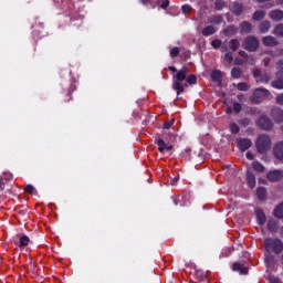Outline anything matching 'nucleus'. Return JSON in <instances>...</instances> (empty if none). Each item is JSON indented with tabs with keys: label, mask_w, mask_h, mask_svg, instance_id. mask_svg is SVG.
<instances>
[{
	"label": "nucleus",
	"mask_w": 283,
	"mask_h": 283,
	"mask_svg": "<svg viewBox=\"0 0 283 283\" xmlns=\"http://www.w3.org/2000/svg\"><path fill=\"white\" fill-rule=\"evenodd\" d=\"M265 250L268 253H282L283 243L280 239H265Z\"/></svg>",
	"instance_id": "obj_1"
},
{
	"label": "nucleus",
	"mask_w": 283,
	"mask_h": 283,
	"mask_svg": "<svg viewBox=\"0 0 283 283\" xmlns=\"http://www.w3.org/2000/svg\"><path fill=\"white\" fill-rule=\"evenodd\" d=\"M256 149L260 154H264V151H269L271 149V137L269 135H261L256 140Z\"/></svg>",
	"instance_id": "obj_2"
},
{
	"label": "nucleus",
	"mask_w": 283,
	"mask_h": 283,
	"mask_svg": "<svg viewBox=\"0 0 283 283\" xmlns=\"http://www.w3.org/2000/svg\"><path fill=\"white\" fill-rule=\"evenodd\" d=\"M243 48L248 52H255L260 48V40L258 38L250 35L243 40Z\"/></svg>",
	"instance_id": "obj_3"
},
{
	"label": "nucleus",
	"mask_w": 283,
	"mask_h": 283,
	"mask_svg": "<svg viewBox=\"0 0 283 283\" xmlns=\"http://www.w3.org/2000/svg\"><path fill=\"white\" fill-rule=\"evenodd\" d=\"M271 96V92L266 88H256L254 90L252 101L253 103H262V101L269 98Z\"/></svg>",
	"instance_id": "obj_4"
},
{
	"label": "nucleus",
	"mask_w": 283,
	"mask_h": 283,
	"mask_svg": "<svg viewBox=\"0 0 283 283\" xmlns=\"http://www.w3.org/2000/svg\"><path fill=\"white\" fill-rule=\"evenodd\" d=\"M254 78L256 83H269L271 81V75L269 73H263L262 71H254Z\"/></svg>",
	"instance_id": "obj_5"
},
{
	"label": "nucleus",
	"mask_w": 283,
	"mask_h": 283,
	"mask_svg": "<svg viewBox=\"0 0 283 283\" xmlns=\"http://www.w3.org/2000/svg\"><path fill=\"white\" fill-rule=\"evenodd\" d=\"M258 125L261 129H273V122H271V119L266 116H261L258 120Z\"/></svg>",
	"instance_id": "obj_6"
},
{
	"label": "nucleus",
	"mask_w": 283,
	"mask_h": 283,
	"mask_svg": "<svg viewBox=\"0 0 283 283\" xmlns=\"http://www.w3.org/2000/svg\"><path fill=\"white\" fill-rule=\"evenodd\" d=\"M272 87H274V90H283V66H281L280 71L276 73V80L272 82Z\"/></svg>",
	"instance_id": "obj_7"
},
{
	"label": "nucleus",
	"mask_w": 283,
	"mask_h": 283,
	"mask_svg": "<svg viewBox=\"0 0 283 283\" xmlns=\"http://www.w3.org/2000/svg\"><path fill=\"white\" fill-rule=\"evenodd\" d=\"M262 43L265 48H275V45H280V42L275 36L266 35L262 38Z\"/></svg>",
	"instance_id": "obj_8"
},
{
	"label": "nucleus",
	"mask_w": 283,
	"mask_h": 283,
	"mask_svg": "<svg viewBox=\"0 0 283 283\" xmlns=\"http://www.w3.org/2000/svg\"><path fill=\"white\" fill-rule=\"evenodd\" d=\"M266 178H268V180H270V182H277V181L282 180L283 171L282 170H272L268 174Z\"/></svg>",
	"instance_id": "obj_9"
},
{
	"label": "nucleus",
	"mask_w": 283,
	"mask_h": 283,
	"mask_svg": "<svg viewBox=\"0 0 283 283\" xmlns=\"http://www.w3.org/2000/svg\"><path fill=\"white\" fill-rule=\"evenodd\" d=\"M272 21L280 22L283 19V11L280 9L273 10L269 13Z\"/></svg>",
	"instance_id": "obj_10"
},
{
	"label": "nucleus",
	"mask_w": 283,
	"mask_h": 283,
	"mask_svg": "<svg viewBox=\"0 0 283 283\" xmlns=\"http://www.w3.org/2000/svg\"><path fill=\"white\" fill-rule=\"evenodd\" d=\"M241 34H251L253 32V24L249 21H244L240 24Z\"/></svg>",
	"instance_id": "obj_11"
},
{
	"label": "nucleus",
	"mask_w": 283,
	"mask_h": 283,
	"mask_svg": "<svg viewBox=\"0 0 283 283\" xmlns=\"http://www.w3.org/2000/svg\"><path fill=\"white\" fill-rule=\"evenodd\" d=\"M238 147L241 151H247V149H249V147H251V145H253V143H251L250 139H238Z\"/></svg>",
	"instance_id": "obj_12"
},
{
	"label": "nucleus",
	"mask_w": 283,
	"mask_h": 283,
	"mask_svg": "<svg viewBox=\"0 0 283 283\" xmlns=\"http://www.w3.org/2000/svg\"><path fill=\"white\" fill-rule=\"evenodd\" d=\"M189 73V69L187 66H184L176 75V80L179 83H182V81H187V74Z\"/></svg>",
	"instance_id": "obj_13"
},
{
	"label": "nucleus",
	"mask_w": 283,
	"mask_h": 283,
	"mask_svg": "<svg viewBox=\"0 0 283 283\" xmlns=\"http://www.w3.org/2000/svg\"><path fill=\"white\" fill-rule=\"evenodd\" d=\"M274 156L279 160H283V142H280L279 144L275 145V147H274Z\"/></svg>",
	"instance_id": "obj_14"
},
{
	"label": "nucleus",
	"mask_w": 283,
	"mask_h": 283,
	"mask_svg": "<svg viewBox=\"0 0 283 283\" xmlns=\"http://www.w3.org/2000/svg\"><path fill=\"white\" fill-rule=\"evenodd\" d=\"M272 117L274 118V120H276V123H283V111H282V108H274L272 111Z\"/></svg>",
	"instance_id": "obj_15"
},
{
	"label": "nucleus",
	"mask_w": 283,
	"mask_h": 283,
	"mask_svg": "<svg viewBox=\"0 0 283 283\" xmlns=\"http://www.w3.org/2000/svg\"><path fill=\"white\" fill-rule=\"evenodd\" d=\"M14 244H18L20 249L28 247L30 244V238L28 235H22L19 241H14Z\"/></svg>",
	"instance_id": "obj_16"
},
{
	"label": "nucleus",
	"mask_w": 283,
	"mask_h": 283,
	"mask_svg": "<svg viewBox=\"0 0 283 283\" xmlns=\"http://www.w3.org/2000/svg\"><path fill=\"white\" fill-rule=\"evenodd\" d=\"M232 269L233 271H238L239 273H241V275H247V273H249V270L247 269V266L240 263H234Z\"/></svg>",
	"instance_id": "obj_17"
},
{
	"label": "nucleus",
	"mask_w": 283,
	"mask_h": 283,
	"mask_svg": "<svg viewBox=\"0 0 283 283\" xmlns=\"http://www.w3.org/2000/svg\"><path fill=\"white\" fill-rule=\"evenodd\" d=\"M259 30L260 32H262V34H266V32L271 30V22H269L268 20L261 22Z\"/></svg>",
	"instance_id": "obj_18"
},
{
	"label": "nucleus",
	"mask_w": 283,
	"mask_h": 283,
	"mask_svg": "<svg viewBox=\"0 0 283 283\" xmlns=\"http://www.w3.org/2000/svg\"><path fill=\"white\" fill-rule=\"evenodd\" d=\"M247 180H248V185H249V187H251V189L255 188V175H253V172L248 171Z\"/></svg>",
	"instance_id": "obj_19"
},
{
	"label": "nucleus",
	"mask_w": 283,
	"mask_h": 283,
	"mask_svg": "<svg viewBox=\"0 0 283 283\" xmlns=\"http://www.w3.org/2000/svg\"><path fill=\"white\" fill-rule=\"evenodd\" d=\"M255 213L259 224H264L266 222V216L264 212L262 210H256Z\"/></svg>",
	"instance_id": "obj_20"
},
{
	"label": "nucleus",
	"mask_w": 283,
	"mask_h": 283,
	"mask_svg": "<svg viewBox=\"0 0 283 283\" xmlns=\"http://www.w3.org/2000/svg\"><path fill=\"white\" fill-rule=\"evenodd\" d=\"M229 48L230 50H232L233 52H235L237 50L240 49V40L238 39H232L229 42Z\"/></svg>",
	"instance_id": "obj_21"
},
{
	"label": "nucleus",
	"mask_w": 283,
	"mask_h": 283,
	"mask_svg": "<svg viewBox=\"0 0 283 283\" xmlns=\"http://www.w3.org/2000/svg\"><path fill=\"white\" fill-rule=\"evenodd\" d=\"M203 36H211V34H216V28L213 25L206 27L202 30Z\"/></svg>",
	"instance_id": "obj_22"
},
{
	"label": "nucleus",
	"mask_w": 283,
	"mask_h": 283,
	"mask_svg": "<svg viewBox=\"0 0 283 283\" xmlns=\"http://www.w3.org/2000/svg\"><path fill=\"white\" fill-rule=\"evenodd\" d=\"M265 17H266V12H264L262 10H258L253 14V20L254 21H262V19H264Z\"/></svg>",
	"instance_id": "obj_23"
},
{
	"label": "nucleus",
	"mask_w": 283,
	"mask_h": 283,
	"mask_svg": "<svg viewBox=\"0 0 283 283\" xmlns=\"http://www.w3.org/2000/svg\"><path fill=\"white\" fill-rule=\"evenodd\" d=\"M256 196L259 200H266V188H263V187L258 188Z\"/></svg>",
	"instance_id": "obj_24"
},
{
	"label": "nucleus",
	"mask_w": 283,
	"mask_h": 283,
	"mask_svg": "<svg viewBox=\"0 0 283 283\" xmlns=\"http://www.w3.org/2000/svg\"><path fill=\"white\" fill-rule=\"evenodd\" d=\"M157 145H158V150L160 151V154H165L166 147H167V144H165V140L158 139Z\"/></svg>",
	"instance_id": "obj_25"
},
{
	"label": "nucleus",
	"mask_w": 283,
	"mask_h": 283,
	"mask_svg": "<svg viewBox=\"0 0 283 283\" xmlns=\"http://www.w3.org/2000/svg\"><path fill=\"white\" fill-rule=\"evenodd\" d=\"M274 216L276 218H283V203H280L275 209H274Z\"/></svg>",
	"instance_id": "obj_26"
},
{
	"label": "nucleus",
	"mask_w": 283,
	"mask_h": 283,
	"mask_svg": "<svg viewBox=\"0 0 283 283\" xmlns=\"http://www.w3.org/2000/svg\"><path fill=\"white\" fill-rule=\"evenodd\" d=\"M211 78H212V81L220 82V80L222 78V72H220V71H212L211 72Z\"/></svg>",
	"instance_id": "obj_27"
},
{
	"label": "nucleus",
	"mask_w": 283,
	"mask_h": 283,
	"mask_svg": "<svg viewBox=\"0 0 283 283\" xmlns=\"http://www.w3.org/2000/svg\"><path fill=\"white\" fill-rule=\"evenodd\" d=\"M243 8H242V4H239V3H235L232 6V12L234 14H240L241 12H243Z\"/></svg>",
	"instance_id": "obj_28"
},
{
	"label": "nucleus",
	"mask_w": 283,
	"mask_h": 283,
	"mask_svg": "<svg viewBox=\"0 0 283 283\" xmlns=\"http://www.w3.org/2000/svg\"><path fill=\"white\" fill-rule=\"evenodd\" d=\"M174 90H176L177 94L180 95V93L185 92V86H182V84H180V82H175Z\"/></svg>",
	"instance_id": "obj_29"
},
{
	"label": "nucleus",
	"mask_w": 283,
	"mask_h": 283,
	"mask_svg": "<svg viewBox=\"0 0 283 283\" xmlns=\"http://www.w3.org/2000/svg\"><path fill=\"white\" fill-rule=\"evenodd\" d=\"M252 166L255 171H259L260 174L264 172V167L259 161H254Z\"/></svg>",
	"instance_id": "obj_30"
},
{
	"label": "nucleus",
	"mask_w": 283,
	"mask_h": 283,
	"mask_svg": "<svg viewBox=\"0 0 283 283\" xmlns=\"http://www.w3.org/2000/svg\"><path fill=\"white\" fill-rule=\"evenodd\" d=\"M268 229L270 231H277V222L275 220L268 221Z\"/></svg>",
	"instance_id": "obj_31"
},
{
	"label": "nucleus",
	"mask_w": 283,
	"mask_h": 283,
	"mask_svg": "<svg viewBox=\"0 0 283 283\" xmlns=\"http://www.w3.org/2000/svg\"><path fill=\"white\" fill-rule=\"evenodd\" d=\"M229 127H230L231 134H239V132H240V126H238L237 123H231Z\"/></svg>",
	"instance_id": "obj_32"
},
{
	"label": "nucleus",
	"mask_w": 283,
	"mask_h": 283,
	"mask_svg": "<svg viewBox=\"0 0 283 283\" xmlns=\"http://www.w3.org/2000/svg\"><path fill=\"white\" fill-rule=\"evenodd\" d=\"M274 34L276 36H283V24H277L274 29Z\"/></svg>",
	"instance_id": "obj_33"
},
{
	"label": "nucleus",
	"mask_w": 283,
	"mask_h": 283,
	"mask_svg": "<svg viewBox=\"0 0 283 283\" xmlns=\"http://www.w3.org/2000/svg\"><path fill=\"white\" fill-rule=\"evenodd\" d=\"M231 74L233 78H240V76L242 75V71L239 67H234L232 69Z\"/></svg>",
	"instance_id": "obj_34"
},
{
	"label": "nucleus",
	"mask_w": 283,
	"mask_h": 283,
	"mask_svg": "<svg viewBox=\"0 0 283 283\" xmlns=\"http://www.w3.org/2000/svg\"><path fill=\"white\" fill-rule=\"evenodd\" d=\"M226 3H224V0H216L214 2V8L217 10H222V8H224Z\"/></svg>",
	"instance_id": "obj_35"
},
{
	"label": "nucleus",
	"mask_w": 283,
	"mask_h": 283,
	"mask_svg": "<svg viewBox=\"0 0 283 283\" xmlns=\"http://www.w3.org/2000/svg\"><path fill=\"white\" fill-rule=\"evenodd\" d=\"M186 81L189 83V85H196V75H189L186 77Z\"/></svg>",
	"instance_id": "obj_36"
},
{
	"label": "nucleus",
	"mask_w": 283,
	"mask_h": 283,
	"mask_svg": "<svg viewBox=\"0 0 283 283\" xmlns=\"http://www.w3.org/2000/svg\"><path fill=\"white\" fill-rule=\"evenodd\" d=\"M237 87L240 92H247V90H249V85H247V83H239Z\"/></svg>",
	"instance_id": "obj_37"
},
{
	"label": "nucleus",
	"mask_w": 283,
	"mask_h": 283,
	"mask_svg": "<svg viewBox=\"0 0 283 283\" xmlns=\"http://www.w3.org/2000/svg\"><path fill=\"white\" fill-rule=\"evenodd\" d=\"M233 111L235 112V114H240V112H242V104L234 103L233 104Z\"/></svg>",
	"instance_id": "obj_38"
},
{
	"label": "nucleus",
	"mask_w": 283,
	"mask_h": 283,
	"mask_svg": "<svg viewBox=\"0 0 283 283\" xmlns=\"http://www.w3.org/2000/svg\"><path fill=\"white\" fill-rule=\"evenodd\" d=\"M211 45H212V48L218 49L222 45V41H220L219 39H216L211 42Z\"/></svg>",
	"instance_id": "obj_39"
},
{
	"label": "nucleus",
	"mask_w": 283,
	"mask_h": 283,
	"mask_svg": "<svg viewBox=\"0 0 283 283\" xmlns=\"http://www.w3.org/2000/svg\"><path fill=\"white\" fill-rule=\"evenodd\" d=\"M178 54H180V50L178 48H174L171 51H170V56L174 59L176 56H178Z\"/></svg>",
	"instance_id": "obj_40"
},
{
	"label": "nucleus",
	"mask_w": 283,
	"mask_h": 283,
	"mask_svg": "<svg viewBox=\"0 0 283 283\" xmlns=\"http://www.w3.org/2000/svg\"><path fill=\"white\" fill-rule=\"evenodd\" d=\"M182 12L184 14H189V12H191V6L189 4L182 6Z\"/></svg>",
	"instance_id": "obj_41"
},
{
	"label": "nucleus",
	"mask_w": 283,
	"mask_h": 283,
	"mask_svg": "<svg viewBox=\"0 0 283 283\" xmlns=\"http://www.w3.org/2000/svg\"><path fill=\"white\" fill-rule=\"evenodd\" d=\"M277 105H283V93L279 94L275 98Z\"/></svg>",
	"instance_id": "obj_42"
},
{
	"label": "nucleus",
	"mask_w": 283,
	"mask_h": 283,
	"mask_svg": "<svg viewBox=\"0 0 283 283\" xmlns=\"http://www.w3.org/2000/svg\"><path fill=\"white\" fill-rule=\"evenodd\" d=\"M24 191H27V193H34V186L28 185L25 187Z\"/></svg>",
	"instance_id": "obj_43"
},
{
	"label": "nucleus",
	"mask_w": 283,
	"mask_h": 283,
	"mask_svg": "<svg viewBox=\"0 0 283 283\" xmlns=\"http://www.w3.org/2000/svg\"><path fill=\"white\" fill-rule=\"evenodd\" d=\"M163 10H167L169 7V0H160Z\"/></svg>",
	"instance_id": "obj_44"
},
{
	"label": "nucleus",
	"mask_w": 283,
	"mask_h": 283,
	"mask_svg": "<svg viewBox=\"0 0 283 283\" xmlns=\"http://www.w3.org/2000/svg\"><path fill=\"white\" fill-rule=\"evenodd\" d=\"M224 59H226V61H228V63L233 62V55H231V53H226Z\"/></svg>",
	"instance_id": "obj_45"
},
{
	"label": "nucleus",
	"mask_w": 283,
	"mask_h": 283,
	"mask_svg": "<svg viewBox=\"0 0 283 283\" xmlns=\"http://www.w3.org/2000/svg\"><path fill=\"white\" fill-rule=\"evenodd\" d=\"M178 180H180V177H175L174 179L170 180V185L175 187V185H178Z\"/></svg>",
	"instance_id": "obj_46"
},
{
	"label": "nucleus",
	"mask_w": 283,
	"mask_h": 283,
	"mask_svg": "<svg viewBox=\"0 0 283 283\" xmlns=\"http://www.w3.org/2000/svg\"><path fill=\"white\" fill-rule=\"evenodd\" d=\"M171 125H174V122H167V123L164 125V129H171Z\"/></svg>",
	"instance_id": "obj_47"
},
{
	"label": "nucleus",
	"mask_w": 283,
	"mask_h": 283,
	"mask_svg": "<svg viewBox=\"0 0 283 283\" xmlns=\"http://www.w3.org/2000/svg\"><path fill=\"white\" fill-rule=\"evenodd\" d=\"M240 124L241 125H243V127H248V125H249V119H242L241 122H240Z\"/></svg>",
	"instance_id": "obj_48"
},
{
	"label": "nucleus",
	"mask_w": 283,
	"mask_h": 283,
	"mask_svg": "<svg viewBox=\"0 0 283 283\" xmlns=\"http://www.w3.org/2000/svg\"><path fill=\"white\" fill-rule=\"evenodd\" d=\"M239 54H240L243 59H247V56H248L247 52H244V51H239Z\"/></svg>",
	"instance_id": "obj_49"
},
{
	"label": "nucleus",
	"mask_w": 283,
	"mask_h": 283,
	"mask_svg": "<svg viewBox=\"0 0 283 283\" xmlns=\"http://www.w3.org/2000/svg\"><path fill=\"white\" fill-rule=\"evenodd\" d=\"M245 156H247L248 160H253V154L247 153Z\"/></svg>",
	"instance_id": "obj_50"
},
{
	"label": "nucleus",
	"mask_w": 283,
	"mask_h": 283,
	"mask_svg": "<svg viewBox=\"0 0 283 283\" xmlns=\"http://www.w3.org/2000/svg\"><path fill=\"white\" fill-rule=\"evenodd\" d=\"M171 149H174V146H171V145H166V153H167V151H171Z\"/></svg>",
	"instance_id": "obj_51"
},
{
	"label": "nucleus",
	"mask_w": 283,
	"mask_h": 283,
	"mask_svg": "<svg viewBox=\"0 0 283 283\" xmlns=\"http://www.w3.org/2000/svg\"><path fill=\"white\" fill-rule=\"evenodd\" d=\"M270 61H271V60H270L269 57H265V59H264V65H265V66L269 65Z\"/></svg>",
	"instance_id": "obj_52"
},
{
	"label": "nucleus",
	"mask_w": 283,
	"mask_h": 283,
	"mask_svg": "<svg viewBox=\"0 0 283 283\" xmlns=\"http://www.w3.org/2000/svg\"><path fill=\"white\" fill-rule=\"evenodd\" d=\"M270 282L271 283H280V281L277 279H275V277L271 279Z\"/></svg>",
	"instance_id": "obj_53"
},
{
	"label": "nucleus",
	"mask_w": 283,
	"mask_h": 283,
	"mask_svg": "<svg viewBox=\"0 0 283 283\" xmlns=\"http://www.w3.org/2000/svg\"><path fill=\"white\" fill-rule=\"evenodd\" d=\"M140 2H142L144 6H147V3H149V0H140Z\"/></svg>",
	"instance_id": "obj_54"
},
{
	"label": "nucleus",
	"mask_w": 283,
	"mask_h": 283,
	"mask_svg": "<svg viewBox=\"0 0 283 283\" xmlns=\"http://www.w3.org/2000/svg\"><path fill=\"white\" fill-rule=\"evenodd\" d=\"M170 72H176V69L174 66H169Z\"/></svg>",
	"instance_id": "obj_55"
},
{
	"label": "nucleus",
	"mask_w": 283,
	"mask_h": 283,
	"mask_svg": "<svg viewBox=\"0 0 283 283\" xmlns=\"http://www.w3.org/2000/svg\"><path fill=\"white\" fill-rule=\"evenodd\" d=\"M256 1H259V3H264V2H266L269 0H256Z\"/></svg>",
	"instance_id": "obj_56"
},
{
	"label": "nucleus",
	"mask_w": 283,
	"mask_h": 283,
	"mask_svg": "<svg viewBox=\"0 0 283 283\" xmlns=\"http://www.w3.org/2000/svg\"><path fill=\"white\" fill-rule=\"evenodd\" d=\"M227 112H228V114H231V112H232L231 107H228Z\"/></svg>",
	"instance_id": "obj_57"
},
{
	"label": "nucleus",
	"mask_w": 283,
	"mask_h": 283,
	"mask_svg": "<svg viewBox=\"0 0 283 283\" xmlns=\"http://www.w3.org/2000/svg\"><path fill=\"white\" fill-rule=\"evenodd\" d=\"M238 98H239V101H242V95H239Z\"/></svg>",
	"instance_id": "obj_58"
},
{
	"label": "nucleus",
	"mask_w": 283,
	"mask_h": 283,
	"mask_svg": "<svg viewBox=\"0 0 283 283\" xmlns=\"http://www.w3.org/2000/svg\"><path fill=\"white\" fill-rule=\"evenodd\" d=\"M277 4L283 3V1H276Z\"/></svg>",
	"instance_id": "obj_59"
},
{
	"label": "nucleus",
	"mask_w": 283,
	"mask_h": 283,
	"mask_svg": "<svg viewBox=\"0 0 283 283\" xmlns=\"http://www.w3.org/2000/svg\"><path fill=\"white\" fill-rule=\"evenodd\" d=\"M265 262L269 263V258H265Z\"/></svg>",
	"instance_id": "obj_60"
},
{
	"label": "nucleus",
	"mask_w": 283,
	"mask_h": 283,
	"mask_svg": "<svg viewBox=\"0 0 283 283\" xmlns=\"http://www.w3.org/2000/svg\"><path fill=\"white\" fill-rule=\"evenodd\" d=\"M280 65H283V61H282V62H280Z\"/></svg>",
	"instance_id": "obj_61"
}]
</instances>
